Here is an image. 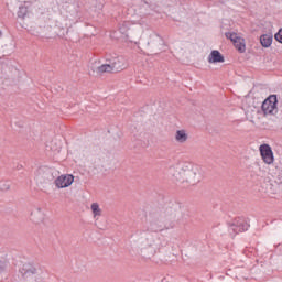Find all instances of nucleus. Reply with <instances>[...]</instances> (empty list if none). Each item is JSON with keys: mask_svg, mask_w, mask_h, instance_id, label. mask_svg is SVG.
Listing matches in <instances>:
<instances>
[{"mask_svg": "<svg viewBox=\"0 0 282 282\" xmlns=\"http://www.w3.org/2000/svg\"><path fill=\"white\" fill-rule=\"evenodd\" d=\"M186 220L184 208L177 204H166L162 207H154L149 213L147 232H164L173 230L177 224Z\"/></svg>", "mask_w": 282, "mask_h": 282, "instance_id": "nucleus-1", "label": "nucleus"}, {"mask_svg": "<svg viewBox=\"0 0 282 282\" xmlns=\"http://www.w3.org/2000/svg\"><path fill=\"white\" fill-rule=\"evenodd\" d=\"M170 174L175 182L180 184H189L195 186L199 182V170L191 162H182L170 167Z\"/></svg>", "mask_w": 282, "mask_h": 282, "instance_id": "nucleus-2", "label": "nucleus"}, {"mask_svg": "<svg viewBox=\"0 0 282 282\" xmlns=\"http://www.w3.org/2000/svg\"><path fill=\"white\" fill-rule=\"evenodd\" d=\"M140 246L142 254L151 259L158 252V236L153 235V231H147V229L141 231Z\"/></svg>", "mask_w": 282, "mask_h": 282, "instance_id": "nucleus-3", "label": "nucleus"}, {"mask_svg": "<svg viewBox=\"0 0 282 282\" xmlns=\"http://www.w3.org/2000/svg\"><path fill=\"white\" fill-rule=\"evenodd\" d=\"M279 100L276 99V95L269 96L261 105V111L264 116H272L271 120L275 122V127H281L282 118L281 113H279V108H276V104Z\"/></svg>", "mask_w": 282, "mask_h": 282, "instance_id": "nucleus-4", "label": "nucleus"}, {"mask_svg": "<svg viewBox=\"0 0 282 282\" xmlns=\"http://www.w3.org/2000/svg\"><path fill=\"white\" fill-rule=\"evenodd\" d=\"M127 67L124 57L118 56L109 61V63L97 67L98 74H118Z\"/></svg>", "mask_w": 282, "mask_h": 282, "instance_id": "nucleus-5", "label": "nucleus"}, {"mask_svg": "<svg viewBox=\"0 0 282 282\" xmlns=\"http://www.w3.org/2000/svg\"><path fill=\"white\" fill-rule=\"evenodd\" d=\"M19 273L24 281H32L36 274H39V269L34 263L25 262L19 269Z\"/></svg>", "mask_w": 282, "mask_h": 282, "instance_id": "nucleus-6", "label": "nucleus"}, {"mask_svg": "<svg viewBox=\"0 0 282 282\" xmlns=\"http://www.w3.org/2000/svg\"><path fill=\"white\" fill-rule=\"evenodd\" d=\"M248 228H250V225L245 218H237L229 225V235L235 237V235H239V232H246Z\"/></svg>", "mask_w": 282, "mask_h": 282, "instance_id": "nucleus-7", "label": "nucleus"}, {"mask_svg": "<svg viewBox=\"0 0 282 282\" xmlns=\"http://www.w3.org/2000/svg\"><path fill=\"white\" fill-rule=\"evenodd\" d=\"M260 155L264 164H274V152L270 144L264 143L260 145Z\"/></svg>", "mask_w": 282, "mask_h": 282, "instance_id": "nucleus-8", "label": "nucleus"}, {"mask_svg": "<svg viewBox=\"0 0 282 282\" xmlns=\"http://www.w3.org/2000/svg\"><path fill=\"white\" fill-rule=\"evenodd\" d=\"M72 184H74V175L72 174L61 175L55 180V186L57 188H67Z\"/></svg>", "mask_w": 282, "mask_h": 282, "instance_id": "nucleus-9", "label": "nucleus"}, {"mask_svg": "<svg viewBox=\"0 0 282 282\" xmlns=\"http://www.w3.org/2000/svg\"><path fill=\"white\" fill-rule=\"evenodd\" d=\"M31 219L34 224H43L45 220V214H43L41 208H37L31 214Z\"/></svg>", "mask_w": 282, "mask_h": 282, "instance_id": "nucleus-10", "label": "nucleus"}, {"mask_svg": "<svg viewBox=\"0 0 282 282\" xmlns=\"http://www.w3.org/2000/svg\"><path fill=\"white\" fill-rule=\"evenodd\" d=\"M175 140L180 144H184L188 140V134L186 133V130H177L175 134Z\"/></svg>", "mask_w": 282, "mask_h": 282, "instance_id": "nucleus-11", "label": "nucleus"}, {"mask_svg": "<svg viewBox=\"0 0 282 282\" xmlns=\"http://www.w3.org/2000/svg\"><path fill=\"white\" fill-rule=\"evenodd\" d=\"M247 116L250 119V122L257 124V120H259V116H261V110L258 108L256 110L247 111Z\"/></svg>", "mask_w": 282, "mask_h": 282, "instance_id": "nucleus-12", "label": "nucleus"}, {"mask_svg": "<svg viewBox=\"0 0 282 282\" xmlns=\"http://www.w3.org/2000/svg\"><path fill=\"white\" fill-rule=\"evenodd\" d=\"M272 34H263L260 36V43L262 47H270V45H272Z\"/></svg>", "mask_w": 282, "mask_h": 282, "instance_id": "nucleus-13", "label": "nucleus"}, {"mask_svg": "<svg viewBox=\"0 0 282 282\" xmlns=\"http://www.w3.org/2000/svg\"><path fill=\"white\" fill-rule=\"evenodd\" d=\"M234 46L236 47V50H238V52H240V54H243V52H246V43L241 37H238L236 40V42L234 43Z\"/></svg>", "mask_w": 282, "mask_h": 282, "instance_id": "nucleus-14", "label": "nucleus"}, {"mask_svg": "<svg viewBox=\"0 0 282 282\" xmlns=\"http://www.w3.org/2000/svg\"><path fill=\"white\" fill-rule=\"evenodd\" d=\"M226 58L217 50L213 51V63H225Z\"/></svg>", "mask_w": 282, "mask_h": 282, "instance_id": "nucleus-15", "label": "nucleus"}, {"mask_svg": "<svg viewBox=\"0 0 282 282\" xmlns=\"http://www.w3.org/2000/svg\"><path fill=\"white\" fill-rule=\"evenodd\" d=\"M90 208L94 214V217H100L102 210L100 209V205H98V203H93Z\"/></svg>", "mask_w": 282, "mask_h": 282, "instance_id": "nucleus-16", "label": "nucleus"}, {"mask_svg": "<svg viewBox=\"0 0 282 282\" xmlns=\"http://www.w3.org/2000/svg\"><path fill=\"white\" fill-rule=\"evenodd\" d=\"M11 186H12V183L10 181L0 182V191H2L3 193L10 191Z\"/></svg>", "mask_w": 282, "mask_h": 282, "instance_id": "nucleus-17", "label": "nucleus"}, {"mask_svg": "<svg viewBox=\"0 0 282 282\" xmlns=\"http://www.w3.org/2000/svg\"><path fill=\"white\" fill-rule=\"evenodd\" d=\"M226 39H229V41H231V43H235L238 39H240L241 36L237 35V33L235 32H227L225 33Z\"/></svg>", "mask_w": 282, "mask_h": 282, "instance_id": "nucleus-18", "label": "nucleus"}, {"mask_svg": "<svg viewBox=\"0 0 282 282\" xmlns=\"http://www.w3.org/2000/svg\"><path fill=\"white\" fill-rule=\"evenodd\" d=\"M28 15V7H20L18 10V17L19 19H25V17Z\"/></svg>", "mask_w": 282, "mask_h": 282, "instance_id": "nucleus-19", "label": "nucleus"}, {"mask_svg": "<svg viewBox=\"0 0 282 282\" xmlns=\"http://www.w3.org/2000/svg\"><path fill=\"white\" fill-rule=\"evenodd\" d=\"M275 41L282 43V29L275 34Z\"/></svg>", "mask_w": 282, "mask_h": 282, "instance_id": "nucleus-20", "label": "nucleus"}, {"mask_svg": "<svg viewBox=\"0 0 282 282\" xmlns=\"http://www.w3.org/2000/svg\"><path fill=\"white\" fill-rule=\"evenodd\" d=\"M127 25H129V23H123L122 26L119 28V31L121 32V34H124L128 30Z\"/></svg>", "mask_w": 282, "mask_h": 282, "instance_id": "nucleus-21", "label": "nucleus"}, {"mask_svg": "<svg viewBox=\"0 0 282 282\" xmlns=\"http://www.w3.org/2000/svg\"><path fill=\"white\" fill-rule=\"evenodd\" d=\"M208 63H213V52L208 55Z\"/></svg>", "mask_w": 282, "mask_h": 282, "instance_id": "nucleus-22", "label": "nucleus"}, {"mask_svg": "<svg viewBox=\"0 0 282 282\" xmlns=\"http://www.w3.org/2000/svg\"><path fill=\"white\" fill-rule=\"evenodd\" d=\"M1 36H3V32L0 30V39H1Z\"/></svg>", "mask_w": 282, "mask_h": 282, "instance_id": "nucleus-23", "label": "nucleus"}, {"mask_svg": "<svg viewBox=\"0 0 282 282\" xmlns=\"http://www.w3.org/2000/svg\"><path fill=\"white\" fill-rule=\"evenodd\" d=\"M44 175L47 176V175H50V173L46 172V173H44Z\"/></svg>", "mask_w": 282, "mask_h": 282, "instance_id": "nucleus-24", "label": "nucleus"}]
</instances>
